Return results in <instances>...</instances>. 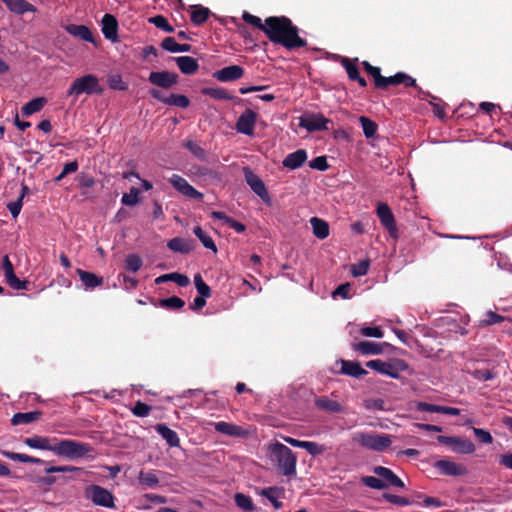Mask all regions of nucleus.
Wrapping results in <instances>:
<instances>
[{
    "instance_id": "nucleus-12",
    "label": "nucleus",
    "mask_w": 512,
    "mask_h": 512,
    "mask_svg": "<svg viewBox=\"0 0 512 512\" xmlns=\"http://www.w3.org/2000/svg\"><path fill=\"white\" fill-rule=\"evenodd\" d=\"M149 94L152 98L169 106L187 108L190 105L189 98L182 94H170L166 96L161 90L156 88L150 89Z\"/></svg>"
},
{
    "instance_id": "nucleus-52",
    "label": "nucleus",
    "mask_w": 512,
    "mask_h": 512,
    "mask_svg": "<svg viewBox=\"0 0 512 512\" xmlns=\"http://www.w3.org/2000/svg\"><path fill=\"white\" fill-rule=\"evenodd\" d=\"M184 147L200 160H206V151L195 141L187 140Z\"/></svg>"
},
{
    "instance_id": "nucleus-64",
    "label": "nucleus",
    "mask_w": 512,
    "mask_h": 512,
    "mask_svg": "<svg viewBox=\"0 0 512 512\" xmlns=\"http://www.w3.org/2000/svg\"><path fill=\"white\" fill-rule=\"evenodd\" d=\"M440 405H435L427 402H417L416 409L420 412L426 413H440Z\"/></svg>"
},
{
    "instance_id": "nucleus-36",
    "label": "nucleus",
    "mask_w": 512,
    "mask_h": 512,
    "mask_svg": "<svg viewBox=\"0 0 512 512\" xmlns=\"http://www.w3.org/2000/svg\"><path fill=\"white\" fill-rule=\"evenodd\" d=\"M211 217L214 219L222 220L224 224L229 226L230 228L234 229L238 233H242L246 230V226L242 224L241 222L236 221L235 219L227 216L222 211H212Z\"/></svg>"
},
{
    "instance_id": "nucleus-18",
    "label": "nucleus",
    "mask_w": 512,
    "mask_h": 512,
    "mask_svg": "<svg viewBox=\"0 0 512 512\" xmlns=\"http://www.w3.org/2000/svg\"><path fill=\"white\" fill-rule=\"evenodd\" d=\"M434 468H436L442 475L447 476H463L468 472L466 466L462 464H456L455 462L447 459L436 461Z\"/></svg>"
},
{
    "instance_id": "nucleus-54",
    "label": "nucleus",
    "mask_w": 512,
    "mask_h": 512,
    "mask_svg": "<svg viewBox=\"0 0 512 512\" xmlns=\"http://www.w3.org/2000/svg\"><path fill=\"white\" fill-rule=\"evenodd\" d=\"M471 376L479 381H489L496 377V372L489 369H476L470 372Z\"/></svg>"
},
{
    "instance_id": "nucleus-28",
    "label": "nucleus",
    "mask_w": 512,
    "mask_h": 512,
    "mask_svg": "<svg viewBox=\"0 0 512 512\" xmlns=\"http://www.w3.org/2000/svg\"><path fill=\"white\" fill-rule=\"evenodd\" d=\"M315 406L323 411L329 413H341L343 412V406L336 400H332L327 396L317 397L314 401Z\"/></svg>"
},
{
    "instance_id": "nucleus-38",
    "label": "nucleus",
    "mask_w": 512,
    "mask_h": 512,
    "mask_svg": "<svg viewBox=\"0 0 512 512\" xmlns=\"http://www.w3.org/2000/svg\"><path fill=\"white\" fill-rule=\"evenodd\" d=\"M46 103H47V100L44 97L34 98L22 107V109H21L22 114L24 116L28 117L34 113H37L40 110H42V108L45 106Z\"/></svg>"
},
{
    "instance_id": "nucleus-5",
    "label": "nucleus",
    "mask_w": 512,
    "mask_h": 512,
    "mask_svg": "<svg viewBox=\"0 0 512 512\" xmlns=\"http://www.w3.org/2000/svg\"><path fill=\"white\" fill-rule=\"evenodd\" d=\"M366 366L394 379H399L400 373L409 369V365L404 360L398 358H393L389 361L374 359L366 362Z\"/></svg>"
},
{
    "instance_id": "nucleus-33",
    "label": "nucleus",
    "mask_w": 512,
    "mask_h": 512,
    "mask_svg": "<svg viewBox=\"0 0 512 512\" xmlns=\"http://www.w3.org/2000/svg\"><path fill=\"white\" fill-rule=\"evenodd\" d=\"M76 273L78 274L81 282L86 287V289H94L103 284V278L97 276L92 272H88L82 269H77Z\"/></svg>"
},
{
    "instance_id": "nucleus-17",
    "label": "nucleus",
    "mask_w": 512,
    "mask_h": 512,
    "mask_svg": "<svg viewBox=\"0 0 512 512\" xmlns=\"http://www.w3.org/2000/svg\"><path fill=\"white\" fill-rule=\"evenodd\" d=\"M148 81L160 88L169 89L178 82V75L169 71L151 72Z\"/></svg>"
},
{
    "instance_id": "nucleus-29",
    "label": "nucleus",
    "mask_w": 512,
    "mask_h": 512,
    "mask_svg": "<svg viewBox=\"0 0 512 512\" xmlns=\"http://www.w3.org/2000/svg\"><path fill=\"white\" fill-rule=\"evenodd\" d=\"M7 8L18 15H22L26 12H35L37 8L26 0H1Z\"/></svg>"
},
{
    "instance_id": "nucleus-11",
    "label": "nucleus",
    "mask_w": 512,
    "mask_h": 512,
    "mask_svg": "<svg viewBox=\"0 0 512 512\" xmlns=\"http://www.w3.org/2000/svg\"><path fill=\"white\" fill-rule=\"evenodd\" d=\"M246 183L250 186L252 191L259 196L264 202H270V196L263 180L256 175L251 168L244 167L243 169Z\"/></svg>"
},
{
    "instance_id": "nucleus-58",
    "label": "nucleus",
    "mask_w": 512,
    "mask_h": 512,
    "mask_svg": "<svg viewBox=\"0 0 512 512\" xmlns=\"http://www.w3.org/2000/svg\"><path fill=\"white\" fill-rule=\"evenodd\" d=\"M242 19L246 23L258 28L259 30L265 33V23L263 24L261 18H259L258 16L252 15L248 12H244L242 15Z\"/></svg>"
},
{
    "instance_id": "nucleus-43",
    "label": "nucleus",
    "mask_w": 512,
    "mask_h": 512,
    "mask_svg": "<svg viewBox=\"0 0 512 512\" xmlns=\"http://www.w3.org/2000/svg\"><path fill=\"white\" fill-rule=\"evenodd\" d=\"M185 305L184 300L178 296H172L159 300V306L169 310H179Z\"/></svg>"
},
{
    "instance_id": "nucleus-27",
    "label": "nucleus",
    "mask_w": 512,
    "mask_h": 512,
    "mask_svg": "<svg viewBox=\"0 0 512 512\" xmlns=\"http://www.w3.org/2000/svg\"><path fill=\"white\" fill-rule=\"evenodd\" d=\"M155 431L167 442L170 447H179L180 439L178 434L170 429L166 424L160 423L155 427Z\"/></svg>"
},
{
    "instance_id": "nucleus-23",
    "label": "nucleus",
    "mask_w": 512,
    "mask_h": 512,
    "mask_svg": "<svg viewBox=\"0 0 512 512\" xmlns=\"http://www.w3.org/2000/svg\"><path fill=\"white\" fill-rule=\"evenodd\" d=\"M307 160V152L304 149H298L289 153L283 160L282 164L285 168L295 170L300 168Z\"/></svg>"
},
{
    "instance_id": "nucleus-31",
    "label": "nucleus",
    "mask_w": 512,
    "mask_h": 512,
    "mask_svg": "<svg viewBox=\"0 0 512 512\" xmlns=\"http://www.w3.org/2000/svg\"><path fill=\"white\" fill-rule=\"evenodd\" d=\"M167 247L173 252L187 254L194 249V244L192 240L175 237L168 241Z\"/></svg>"
},
{
    "instance_id": "nucleus-59",
    "label": "nucleus",
    "mask_w": 512,
    "mask_h": 512,
    "mask_svg": "<svg viewBox=\"0 0 512 512\" xmlns=\"http://www.w3.org/2000/svg\"><path fill=\"white\" fill-rule=\"evenodd\" d=\"M151 409V406L148 404L138 401L131 411L137 417H147L150 414Z\"/></svg>"
},
{
    "instance_id": "nucleus-26",
    "label": "nucleus",
    "mask_w": 512,
    "mask_h": 512,
    "mask_svg": "<svg viewBox=\"0 0 512 512\" xmlns=\"http://www.w3.org/2000/svg\"><path fill=\"white\" fill-rule=\"evenodd\" d=\"M341 373L358 379L368 374L359 362L343 359L341 360Z\"/></svg>"
},
{
    "instance_id": "nucleus-4",
    "label": "nucleus",
    "mask_w": 512,
    "mask_h": 512,
    "mask_svg": "<svg viewBox=\"0 0 512 512\" xmlns=\"http://www.w3.org/2000/svg\"><path fill=\"white\" fill-rule=\"evenodd\" d=\"M104 92L103 87L99 83V79L93 74H86L82 77L76 78L69 89L67 90L68 96L77 98L81 94L87 95H101Z\"/></svg>"
},
{
    "instance_id": "nucleus-62",
    "label": "nucleus",
    "mask_w": 512,
    "mask_h": 512,
    "mask_svg": "<svg viewBox=\"0 0 512 512\" xmlns=\"http://www.w3.org/2000/svg\"><path fill=\"white\" fill-rule=\"evenodd\" d=\"M473 433L481 443L491 444L493 442V437L487 430L474 427Z\"/></svg>"
},
{
    "instance_id": "nucleus-35",
    "label": "nucleus",
    "mask_w": 512,
    "mask_h": 512,
    "mask_svg": "<svg viewBox=\"0 0 512 512\" xmlns=\"http://www.w3.org/2000/svg\"><path fill=\"white\" fill-rule=\"evenodd\" d=\"M191 9V21L196 26L204 24L211 15L210 9L202 5H193Z\"/></svg>"
},
{
    "instance_id": "nucleus-63",
    "label": "nucleus",
    "mask_w": 512,
    "mask_h": 512,
    "mask_svg": "<svg viewBox=\"0 0 512 512\" xmlns=\"http://www.w3.org/2000/svg\"><path fill=\"white\" fill-rule=\"evenodd\" d=\"M435 101H437V102L430 101V104L432 105V108H433L434 115L440 119L445 118L446 117V112H445L446 104L439 98H437Z\"/></svg>"
},
{
    "instance_id": "nucleus-30",
    "label": "nucleus",
    "mask_w": 512,
    "mask_h": 512,
    "mask_svg": "<svg viewBox=\"0 0 512 512\" xmlns=\"http://www.w3.org/2000/svg\"><path fill=\"white\" fill-rule=\"evenodd\" d=\"M42 414L43 413L39 410L30 412H18L12 416L11 424L14 426L29 424L38 421L41 418Z\"/></svg>"
},
{
    "instance_id": "nucleus-40",
    "label": "nucleus",
    "mask_w": 512,
    "mask_h": 512,
    "mask_svg": "<svg viewBox=\"0 0 512 512\" xmlns=\"http://www.w3.org/2000/svg\"><path fill=\"white\" fill-rule=\"evenodd\" d=\"M281 492L282 491L280 488L273 486V487L264 488L261 491V495L266 497L271 502L273 507L278 510V509L282 508V506H283V503L281 501H279Z\"/></svg>"
},
{
    "instance_id": "nucleus-32",
    "label": "nucleus",
    "mask_w": 512,
    "mask_h": 512,
    "mask_svg": "<svg viewBox=\"0 0 512 512\" xmlns=\"http://www.w3.org/2000/svg\"><path fill=\"white\" fill-rule=\"evenodd\" d=\"M353 349L362 355H379L383 352L382 345L372 341H361L353 344Z\"/></svg>"
},
{
    "instance_id": "nucleus-34",
    "label": "nucleus",
    "mask_w": 512,
    "mask_h": 512,
    "mask_svg": "<svg viewBox=\"0 0 512 512\" xmlns=\"http://www.w3.org/2000/svg\"><path fill=\"white\" fill-rule=\"evenodd\" d=\"M66 31L83 41L94 43V38L90 29L85 25L69 24L66 26Z\"/></svg>"
},
{
    "instance_id": "nucleus-6",
    "label": "nucleus",
    "mask_w": 512,
    "mask_h": 512,
    "mask_svg": "<svg viewBox=\"0 0 512 512\" xmlns=\"http://www.w3.org/2000/svg\"><path fill=\"white\" fill-rule=\"evenodd\" d=\"M353 441L377 452L386 450L392 443L390 435L371 432H357L353 435Z\"/></svg>"
},
{
    "instance_id": "nucleus-55",
    "label": "nucleus",
    "mask_w": 512,
    "mask_h": 512,
    "mask_svg": "<svg viewBox=\"0 0 512 512\" xmlns=\"http://www.w3.org/2000/svg\"><path fill=\"white\" fill-rule=\"evenodd\" d=\"M204 93L217 100H231L232 96L224 88H209Z\"/></svg>"
},
{
    "instance_id": "nucleus-51",
    "label": "nucleus",
    "mask_w": 512,
    "mask_h": 512,
    "mask_svg": "<svg viewBox=\"0 0 512 512\" xmlns=\"http://www.w3.org/2000/svg\"><path fill=\"white\" fill-rule=\"evenodd\" d=\"M194 284L197 289V292L199 296H203L205 298L211 297V289L210 287L204 282L202 276L198 273L194 276Z\"/></svg>"
},
{
    "instance_id": "nucleus-10",
    "label": "nucleus",
    "mask_w": 512,
    "mask_h": 512,
    "mask_svg": "<svg viewBox=\"0 0 512 512\" xmlns=\"http://www.w3.org/2000/svg\"><path fill=\"white\" fill-rule=\"evenodd\" d=\"M376 214L381 225L388 231L389 236L396 240L398 238V228L390 207L386 203L379 202Z\"/></svg>"
},
{
    "instance_id": "nucleus-41",
    "label": "nucleus",
    "mask_w": 512,
    "mask_h": 512,
    "mask_svg": "<svg viewBox=\"0 0 512 512\" xmlns=\"http://www.w3.org/2000/svg\"><path fill=\"white\" fill-rule=\"evenodd\" d=\"M138 481L146 488H156L159 484V478L154 471L141 470L138 475Z\"/></svg>"
},
{
    "instance_id": "nucleus-9",
    "label": "nucleus",
    "mask_w": 512,
    "mask_h": 512,
    "mask_svg": "<svg viewBox=\"0 0 512 512\" xmlns=\"http://www.w3.org/2000/svg\"><path fill=\"white\" fill-rule=\"evenodd\" d=\"M437 441L443 445L451 447L452 451L459 454H472L475 451L474 443L467 438L458 436L439 435Z\"/></svg>"
},
{
    "instance_id": "nucleus-48",
    "label": "nucleus",
    "mask_w": 512,
    "mask_h": 512,
    "mask_svg": "<svg viewBox=\"0 0 512 512\" xmlns=\"http://www.w3.org/2000/svg\"><path fill=\"white\" fill-rule=\"evenodd\" d=\"M342 66L345 68L347 75L350 80L354 81L360 75L359 68L354 63V61L350 60L347 57L342 58L341 60Z\"/></svg>"
},
{
    "instance_id": "nucleus-8",
    "label": "nucleus",
    "mask_w": 512,
    "mask_h": 512,
    "mask_svg": "<svg viewBox=\"0 0 512 512\" xmlns=\"http://www.w3.org/2000/svg\"><path fill=\"white\" fill-rule=\"evenodd\" d=\"M331 120L322 113H306L299 118V126L308 132L327 131Z\"/></svg>"
},
{
    "instance_id": "nucleus-14",
    "label": "nucleus",
    "mask_w": 512,
    "mask_h": 512,
    "mask_svg": "<svg viewBox=\"0 0 512 512\" xmlns=\"http://www.w3.org/2000/svg\"><path fill=\"white\" fill-rule=\"evenodd\" d=\"M191 170L192 174L205 184L214 185L222 182V175L207 166L194 165Z\"/></svg>"
},
{
    "instance_id": "nucleus-25",
    "label": "nucleus",
    "mask_w": 512,
    "mask_h": 512,
    "mask_svg": "<svg viewBox=\"0 0 512 512\" xmlns=\"http://www.w3.org/2000/svg\"><path fill=\"white\" fill-rule=\"evenodd\" d=\"M180 71L185 75H193L199 69L198 61L191 56H179L172 58Z\"/></svg>"
},
{
    "instance_id": "nucleus-13",
    "label": "nucleus",
    "mask_w": 512,
    "mask_h": 512,
    "mask_svg": "<svg viewBox=\"0 0 512 512\" xmlns=\"http://www.w3.org/2000/svg\"><path fill=\"white\" fill-rule=\"evenodd\" d=\"M258 114L251 109H246L238 118L236 122V130L247 136L254 134V127L257 121Z\"/></svg>"
},
{
    "instance_id": "nucleus-7",
    "label": "nucleus",
    "mask_w": 512,
    "mask_h": 512,
    "mask_svg": "<svg viewBox=\"0 0 512 512\" xmlns=\"http://www.w3.org/2000/svg\"><path fill=\"white\" fill-rule=\"evenodd\" d=\"M84 496L97 506L106 508L114 507V497L112 493L99 485L92 484L87 486L84 490Z\"/></svg>"
},
{
    "instance_id": "nucleus-16",
    "label": "nucleus",
    "mask_w": 512,
    "mask_h": 512,
    "mask_svg": "<svg viewBox=\"0 0 512 512\" xmlns=\"http://www.w3.org/2000/svg\"><path fill=\"white\" fill-rule=\"evenodd\" d=\"M403 84L405 87H417L416 80L404 72H398L393 76H382L376 88L387 89L390 85Z\"/></svg>"
},
{
    "instance_id": "nucleus-46",
    "label": "nucleus",
    "mask_w": 512,
    "mask_h": 512,
    "mask_svg": "<svg viewBox=\"0 0 512 512\" xmlns=\"http://www.w3.org/2000/svg\"><path fill=\"white\" fill-rule=\"evenodd\" d=\"M107 84L113 90H125L126 83L123 81L120 74L111 72L107 75Z\"/></svg>"
},
{
    "instance_id": "nucleus-44",
    "label": "nucleus",
    "mask_w": 512,
    "mask_h": 512,
    "mask_svg": "<svg viewBox=\"0 0 512 512\" xmlns=\"http://www.w3.org/2000/svg\"><path fill=\"white\" fill-rule=\"evenodd\" d=\"M359 122L366 138H372L377 132V124L366 116H361Z\"/></svg>"
},
{
    "instance_id": "nucleus-50",
    "label": "nucleus",
    "mask_w": 512,
    "mask_h": 512,
    "mask_svg": "<svg viewBox=\"0 0 512 512\" xmlns=\"http://www.w3.org/2000/svg\"><path fill=\"white\" fill-rule=\"evenodd\" d=\"M370 267V260L368 258L360 260L358 263L351 266V274L354 277L364 276L368 273Z\"/></svg>"
},
{
    "instance_id": "nucleus-53",
    "label": "nucleus",
    "mask_w": 512,
    "mask_h": 512,
    "mask_svg": "<svg viewBox=\"0 0 512 512\" xmlns=\"http://www.w3.org/2000/svg\"><path fill=\"white\" fill-rule=\"evenodd\" d=\"M7 284L14 290H27L29 282L26 280H20L15 273H12L5 277Z\"/></svg>"
},
{
    "instance_id": "nucleus-61",
    "label": "nucleus",
    "mask_w": 512,
    "mask_h": 512,
    "mask_svg": "<svg viewBox=\"0 0 512 512\" xmlns=\"http://www.w3.org/2000/svg\"><path fill=\"white\" fill-rule=\"evenodd\" d=\"M78 167L79 165L76 160L64 164L61 173L55 178V181H61L68 174L76 172L78 170Z\"/></svg>"
},
{
    "instance_id": "nucleus-45",
    "label": "nucleus",
    "mask_w": 512,
    "mask_h": 512,
    "mask_svg": "<svg viewBox=\"0 0 512 512\" xmlns=\"http://www.w3.org/2000/svg\"><path fill=\"white\" fill-rule=\"evenodd\" d=\"M234 498L236 505L242 510L247 512L255 510V506L253 504L251 497L242 493H236Z\"/></svg>"
},
{
    "instance_id": "nucleus-42",
    "label": "nucleus",
    "mask_w": 512,
    "mask_h": 512,
    "mask_svg": "<svg viewBox=\"0 0 512 512\" xmlns=\"http://www.w3.org/2000/svg\"><path fill=\"white\" fill-rule=\"evenodd\" d=\"M505 319H506L505 316H502L500 314H497L494 311L489 310L484 314V318L479 320L478 326L482 327V328L488 327L491 325L502 323L503 321H505Z\"/></svg>"
},
{
    "instance_id": "nucleus-57",
    "label": "nucleus",
    "mask_w": 512,
    "mask_h": 512,
    "mask_svg": "<svg viewBox=\"0 0 512 512\" xmlns=\"http://www.w3.org/2000/svg\"><path fill=\"white\" fill-rule=\"evenodd\" d=\"M305 450L313 457H316V456L322 455L324 452H326L327 447L325 445H321L316 442L307 441Z\"/></svg>"
},
{
    "instance_id": "nucleus-47",
    "label": "nucleus",
    "mask_w": 512,
    "mask_h": 512,
    "mask_svg": "<svg viewBox=\"0 0 512 512\" xmlns=\"http://www.w3.org/2000/svg\"><path fill=\"white\" fill-rule=\"evenodd\" d=\"M361 483L369 488L377 490H383L388 487V484L385 481L374 476H363L361 478Z\"/></svg>"
},
{
    "instance_id": "nucleus-37",
    "label": "nucleus",
    "mask_w": 512,
    "mask_h": 512,
    "mask_svg": "<svg viewBox=\"0 0 512 512\" xmlns=\"http://www.w3.org/2000/svg\"><path fill=\"white\" fill-rule=\"evenodd\" d=\"M310 223L313 229V234L318 239H325L329 236V225L326 221L317 217H312Z\"/></svg>"
},
{
    "instance_id": "nucleus-24",
    "label": "nucleus",
    "mask_w": 512,
    "mask_h": 512,
    "mask_svg": "<svg viewBox=\"0 0 512 512\" xmlns=\"http://www.w3.org/2000/svg\"><path fill=\"white\" fill-rule=\"evenodd\" d=\"M53 441L54 438L33 436L25 438L23 442L30 448L54 452L55 442Z\"/></svg>"
},
{
    "instance_id": "nucleus-3",
    "label": "nucleus",
    "mask_w": 512,
    "mask_h": 512,
    "mask_svg": "<svg viewBox=\"0 0 512 512\" xmlns=\"http://www.w3.org/2000/svg\"><path fill=\"white\" fill-rule=\"evenodd\" d=\"M53 442H55L54 453L60 457L74 460L94 456V449L89 443L57 438H54Z\"/></svg>"
},
{
    "instance_id": "nucleus-15",
    "label": "nucleus",
    "mask_w": 512,
    "mask_h": 512,
    "mask_svg": "<svg viewBox=\"0 0 512 512\" xmlns=\"http://www.w3.org/2000/svg\"><path fill=\"white\" fill-rule=\"evenodd\" d=\"M169 181L177 191L186 197L197 200L203 199V194L196 190L192 185L188 183L185 178L181 177L180 175L173 174Z\"/></svg>"
},
{
    "instance_id": "nucleus-22",
    "label": "nucleus",
    "mask_w": 512,
    "mask_h": 512,
    "mask_svg": "<svg viewBox=\"0 0 512 512\" xmlns=\"http://www.w3.org/2000/svg\"><path fill=\"white\" fill-rule=\"evenodd\" d=\"M214 429L219 433L232 437H245L248 434L247 430L243 427L225 421L214 423Z\"/></svg>"
},
{
    "instance_id": "nucleus-20",
    "label": "nucleus",
    "mask_w": 512,
    "mask_h": 512,
    "mask_svg": "<svg viewBox=\"0 0 512 512\" xmlns=\"http://www.w3.org/2000/svg\"><path fill=\"white\" fill-rule=\"evenodd\" d=\"M102 33L106 39L115 42L118 38V22L111 14H105L102 18Z\"/></svg>"
},
{
    "instance_id": "nucleus-21",
    "label": "nucleus",
    "mask_w": 512,
    "mask_h": 512,
    "mask_svg": "<svg viewBox=\"0 0 512 512\" xmlns=\"http://www.w3.org/2000/svg\"><path fill=\"white\" fill-rule=\"evenodd\" d=\"M373 473L381 477L388 486L404 488V482L389 468L383 466H376L373 468Z\"/></svg>"
},
{
    "instance_id": "nucleus-49",
    "label": "nucleus",
    "mask_w": 512,
    "mask_h": 512,
    "mask_svg": "<svg viewBox=\"0 0 512 512\" xmlns=\"http://www.w3.org/2000/svg\"><path fill=\"white\" fill-rule=\"evenodd\" d=\"M148 21L166 33L174 32V27L168 23V20L163 15H156L149 18Z\"/></svg>"
},
{
    "instance_id": "nucleus-39",
    "label": "nucleus",
    "mask_w": 512,
    "mask_h": 512,
    "mask_svg": "<svg viewBox=\"0 0 512 512\" xmlns=\"http://www.w3.org/2000/svg\"><path fill=\"white\" fill-rule=\"evenodd\" d=\"M1 454L8 459L18 461L21 463H33V464H46V462L40 458L32 457L27 454L15 453L10 451H2Z\"/></svg>"
},
{
    "instance_id": "nucleus-1",
    "label": "nucleus",
    "mask_w": 512,
    "mask_h": 512,
    "mask_svg": "<svg viewBox=\"0 0 512 512\" xmlns=\"http://www.w3.org/2000/svg\"><path fill=\"white\" fill-rule=\"evenodd\" d=\"M265 35L274 44L287 50L307 46V40L299 36V28L286 16H270L265 19Z\"/></svg>"
},
{
    "instance_id": "nucleus-60",
    "label": "nucleus",
    "mask_w": 512,
    "mask_h": 512,
    "mask_svg": "<svg viewBox=\"0 0 512 512\" xmlns=\"http://www.w3.org/2000/svg\"><path fill=\"white\" fill-rule=\"evenodd\" d=\"M309 167L319 171H326L329 168L326 156H318L309 162Z\"/></svg>"
},
{
    "instance_id": "nucleus-56",
    "label": "nucleus",
    "mask_w": 512,
    "mask_h": 512,
    "mask_svg": "<svg viewBox=\"0 0 512 512\" xmlns=\"http://www.w3.org/2000/svg\"><path fill=\"white\" fill-rule=\"evenodd\" d=\"M382 497L392 503V504H395V505H399V506H407V505H412L413 502L410 501L408 498L406 497H403V496H398V495H394V494H390V493H384L382 495Z\"/></svg>"
},
{
    "instance_id": "nucleus-2",
    "label": "nucleus",
    "mask_w": 512,
    "mask_h": 512,
    "mask_svg": "<svg viewBox=\"0 0 512 512\" xmlns=\"http://www.w3.org/2000/svg\"><path fill=\"white\" fill-rule=\"evenodd\" d=\"M267 456L280 474L287 477L296 474V454L286 445L278 441L271 443L267 449Z\"/></svg>"
},
{
    "instance_id": "nucleus-19",
    "label": "nucleus",
    "mask_w": 512,
    "mask_h": 512,
    "mask_svg": "<svg viewBox=\"0 0 512 512\" xmlns=\"http://www.w3.org/2000/svg\"><path fill=\"white\" fill-rule=\"evenodd\" d=\"M244 69L239 65H230L217 70L214 77L220 82H232L242 78Z\"/></svg>"
}]
</instances>
